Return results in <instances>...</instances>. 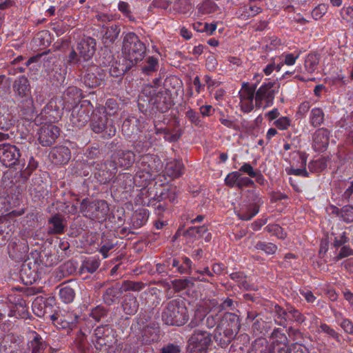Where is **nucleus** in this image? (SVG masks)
Wrapping results in <instances>:
<instances>
[{"mask_svg":"<svg viewBox=\"0 0 353 353\" xmlns=\"http://www.w3.org/2000/svg\"><path fill=\"white\" fill-rule=\"evenodd\" d=\"M161 159L154 154L142 155L137 163V171L134 177L130 173H120L112 181V188L119 192H130L136 185L145 188L162 168Z\"/></svg>","mask_w":353,"mask_h":353,"instance_id":"nucleus-1","label":"nucleus"},{"mask_svg":"<svg viewBox=\"0 0 353 353\" xmlns=\"http://www.w3.org/2000/svg\"><path fill=\"white\" fill-rule=\"evenodd\" d=\"M225 319L218 324L214 332V341L224 347L230 343L240 330V323L236 315L225 314Z\"/></svg>","mask_w":353,"mask_h":353,"instance_id":"nucleus-2","label":"nucleus"},{"mask_svg":"<svg viewBox=\"0 0 353 353\" xmlns=\"http://www.w3.org/2000/svg\"><path fill=\"white\" fill-rule=\"evenodd\" d=\"M96 51V41L92 37L83 38L77 46V51L72 50L68 55V62L78 67H85V63L89 62Z\"/></svg>","mask_w":353,"mask_h":353,"instance_id":"nucleus-3","label":"nucleus"},{"mask_svg":"<svg viewBox=\"0 0 353 353\" xmlns=\"http://www.w3.org/2000/svg\"><path fill=\"white\" fill-rule=\"evenodd\" d=\"M161 318L167 325L181 326L188 320V310L183 301L172 300L166 305Z\"/></svg>","mask_w":353,"mask_h":353,"instance_id":"nucleus-4","label":"nucleus"},{"mask_svg":"<svg viewBox=\"0 0 353 353\" xmlns=\"http://www.w3.org/2000/svg\"><path fill=\"white\" fill-rule=\"evenodd\" d=\"M145 52V45L133 32L126 34L123 42V54L132 65L137 64L144 58Z\"/></svg>","mask_w":353,"mask_h":353,"instance_id":"nucleus-5","label":"nucleus"},{"mask_svg":"<svg viewBox=\"0 0 353 353\" xmlns=\"http://www.w3.org/2000/svg\"><path fill=\"white\" fill-rule=\"evenodd\" d=\"M90 127L95 133H102L104 138H111L116 134V127L112 120L107 117V112L103 108H99L93 112Z\"/></svg>","mask_w":353,"mask_h":353,"instance_id":"nucleus-6","label":"nucleus"},{"mask_svg":"<svg viewBox=\"0 0 353 353\" xmlns=\"http://www.w3.org/2000/svg\"><path fill=\"white\" fill-rule=\"evenodd\" d=\"M279 91V85L274 81L263 83L258 90H255V106L265 109L274 103L275 95Z\"/></svg>","mask_w":353,"mask_h":353,"instance_id":"nucleus-7","label":"nucleus"},{"mask_svg":"<svg viewBox=\"0 0 353 353\" xmlns=\"http://www.w3.org/2000/svg\"><path fill=\"white\" fill-rule=\"evenodd\" d=\"M63 109L61 101L57 98H53L48 101L40 114L37 116L36 122L41 124L55 123L61 118Z\"/></svg>","mask_w":353,"mask_h":353,"instance_id":"nucleus-8","label":"nucleus"},{"mask_svg":"<svg viewBox=\"0 0 353 353\" xmlns=\"http://www.w3.org/2000/svg\"><path fill=\"white\" fill-rule=\"evenodd\" d=\"M212 343V334L210 332L195 330L188 339V350L190 353H207Z\"/></svg>","mask_w":353,"mask_h":353,"instance_id":"nucleus-9","label":"nucleus"},{"mask_svg":"<svg viewBox=\"0 0 353 353\" xmlns=\"http://www.w3.org/2000/svg\"><path fill=\"white\" fill-rule=\"evenodd\" d=\"M70 124L77 128L85 126L90 119V112L93 113V106L88 100H83L70 109Z\"/></svg>","mask_w":353,"mask_h":353,"instance_id":"nucleus-10","label":"nucleus"},{"mask_svg":"<svg viewBox=\"0 0 353 353\" xmlns=\"http://www.w3.org/2000/svg\"><path fill=\"white\" fill-rule=\"evenodd\" d=\"M80 210L85 217L92 220H102L105 219L109 207L107 202L103 200L89 202L83 199L80 205Z\"/></svg>","mask_w":353,"mask_h":353,"instance_id":"nucleus-11","label":"nucleus"},{"mask_svg":"<svg viewBox=\"0 0 353 353\" xmlns=\"http://www.w3.org/2000/svg\"><path fill=\"white\" fill-rule=\"evenodd\" d=\"M90 164L94 168L95 178L103 184L109 183L117 170L115 161H94Z\"/></svg>","mask_w":353,"mask_h":353,"instance_id":"nucleus-12","label":"nucleus"},{"mask_svg":"<svg viewBox=\"0 0 353 353\" xmlns=\"http://www.w3.org/2000/svg\"><path fill=\"white\" fill-rule=\"evenodd\" d=\"M256 85H250L248 82H243L241 88L239 91L240 99V109L244 113L250 112L254 108V99L255 100V90Z\"/></svg>","mask_w":353,"mask_h":353,"instance_id":"nucleus-13","label":"nucleus"},{"mask_svg":"<svg viewBox=\"0 0 353 353\" xmlns=\"http://www.w3.org/2000/svg\"><path fill=\"white\" fill-rule=\"evenodd\" d=\"M114 339V332L108 325L97 327L92 336V342L97 349L109 346Z\"/></svg>","mask_w":353,"mask_h":353,"instance_id":"nucleus-14","label":"nucleus"},{"mask_svg":"<svg viewBox=\"0 0 353 353\" xmlns=\"http://www.w3.org/2000/svg\"><path fill=\"white\" fill-rule=\"evenodd\" d=\"M59 128L50 123L42 125L37 132L38 142L43 147L52 145L59 136Z\"/></svg>","mask_w":353,"mask_h":353,"instance_id":"nucleus-15","label":"nucleus"},{"mask_svg":"<svg viewBox=\"0 0 353 353\" xmlns=\"http://www.w3.org/2000/svg\"><path fill=\"white\" fill-rule=\"evenodd\" d=\"M50 319L58 329L72 330L76 325L78 316L71 312L63 311L51 315Z\"/></svg>","mask_w":353,"mask_h":353,"instance_id":"nucleus-16","label":"nucleus"},{"mask_svg":"<svg viewBox=\"0 0 353 353\" xmlns=\"http://www.w3.org/2000/svg\"><path fill=\"white\" fill-rule=\"evenodd\" d=\"M19 150L10 143L0 144V162L6 167L15 165L20 157Z\"/></svg>","mask_w":353,"mask_h":353,"instance_id":"nucleus-17","label":"nucleus"},{"mask_svg":"<svg viewBox=\"0 0 353 353\" xmlns=\"http://www.w3.org/2000/svg\"><path fill=\"white\" fill-rule=\"evenodd\" d=\"M225 183L230 188H237L239 189L254 185L253 180L243 176L239 171L230 172L225 179Z\"/></svg>","mask_w":353,"mask_h":353,"instance_id":"nucleus-18","label":"nucleus"},{"mask_svg":"<svg viewBox=\"0 0 353 353\" xmlns=\"http://www.w3.org/2000/svg\"><path fill=\"white\" fill-rule=\"evenodd\" d=\"M263 203V201L262 199L259 196L256 195L253 203L249 205H243L236 214L239 219L249 221L259 213V208Z\"/></svg>","mask_w":353,"mask_h":353,"instance_id":"nucleus-19","label":"nucleus"},{"mask_svg":"<svg viewBox=\"0 0 353 353\" xmlns=\"http://www.w3.org/2000/svg\"><path fill=\"white\" fill-rule=\"evenodd\" d=\"M81 90L77 87H68L63 94L61 103L66 110H70L77 104H79L81 100Z\"/></svg>","mask_w":353,"mask_h":353,"instance_id":"nucleus-20","label":"nucleus"},{"mask_svg":"<svg viewBox=\"0 0 353 353\" xmlns=\"http://www.w3.org/2000/svg\"><path fill=\"white\" fill-rule=\"evenodd\" d=\"M330 132L325 128H319L313 134V148L317 152L325 151L329 144Z\"/></svg>","mask_w":353,"mask_h":353,"instance_id":"nucleus-21","label":"nucleus"},{"mask_svg":"<svg viewBox=\"0 0 353 353\" xmlns=\"http://www.w3.org/2000/svg\"><path fill=\"white\" fill-rule=\"evenodd\" d=\"M50 157L54 163L65 164L70 159V150L68 147L63 145L57 146L51 151Z\"/></svg>","mask_w":353,"mask_h":353,"instance_id":"nucleus-22","label":"nucleus"},{"mask_svg":"<svg viewBox=\"0 0 353 353\" xmlns=\"http://www.w3.org/2000/svg\"><path fill=\"white\" fill-rule=\"evenodd\" d=\"M262 11L261 6L256 3L254 0H251L248 4L239 8L236 14L242 19H248L254 17Z\"/></svg>","mask_w":353,"mask_h":353,"instance_id":"nucleus-23","label":"nucleus"},{"mask_svg":"<svg viewBox=\"0 0 353 353\" xmlns=\"http://www.w3.org/2000/svg\"><path fill=\"white\" fill-rule=\"evenodd\" d=\"M133 65L124 57L119 58L112 63L109 69V72L112 77H120L123 75Z\"/></svg>","mask_w":353,"mask_h":353,"instance_id":"nucleus-24","label":"nucleus"},{"mask_svg":"<svg viewBox=\"0 0 353 353\" xmlns=\"http://www.w3.org/2000/svg\"><path fill=\"white\" fill-rule=\"evenodd\" d=\"M115 160H117L116 165L127 169L134 163L135 155L130 150H121L117 152Z\"/></svg>","mask_w":353,"mask_h":353,"instance_id":"nucleus-25","label":"nucleus"},{"mask_svg":"<svg viewBox=\"0 0 353 353\" xmlns=\"http://www.w3.org/2000/svg\"><path fill=\"white\" fill-rule=\"evenodd\" d=\"M184 165L180 160L172 159L167 162L165 172L171 178H178L183 174Z\"/></svg>","mask_w":353,"mask_h":353,"instance_id":"nucleus-26","label":"nucleus"},{"mask_svg":"<svg viewBox=\"0 0 353 353\" xmlns=\"http://www.w3.org/2000/svg\"><path fill=\"white\" fill-rule=\"evenodd\" d=\"M30 341L28 350L30 353H43L46 347V343L42 337L35 332L30 334Z\"/></svg>","mask_w":353,"mask_h":353,"instance_id":"nucleus-27","label":"nucleus"},{"mask_svg":"<svg viewBox=\"0 0 353 353\" xmlns=\"http://www.w3.org/2000/svg\"><path fill=\"white\" fill-rule=\"evenodd\" d=\"M20 112L25 119L31 120L34 116L35 108L33 99L28 96L21 101L19 104Z\"/></svg>","mask_w":353,"mask_h":353,"instance_id":"nucleus-28","label":"nucleus"},{"mask_svg":"<svg viewBox=\"0 0 353 353\" xmlns=\"http://www.w3.org/2000/svg\"><path fill=\"white\" fill-rule=\"evenodd\" d=\"M64 229L63 220L59 215H54L48 220V233L49 234H62Z\"/></svg>","mask_w":353,"mask_h":353,"instance_id":"nucleus-29","label":"nucleus"},{"mask_svg":"<svg viewBox=\"0 0 353 353\" xmlns=\"http://www.w3.org/2000/svg\"><path fill=\"white\" fill-rule=\"evenodd\" d=\"M14 90L21 97L29 96L30 88L28 79L23 77H19L14 83Z\"/></svg>","mask_w":353,"mask_h":353,"instance_id":"nucleus-30","label":"nucleus"},{"mask_svg":"<svg viewBox=\"0 0 353 353\" xmlns=\"http://www.w3.org/2000/svg\"><path fill=\"white\" fill-rule=\"evenodd\" d=\"M149 217V212L147 209L141 208L137 210L132 218V223L135 228H139L144 225Z\"/></svg>","mask_w":353,"mask_h":353,"instance_id":"nucleus-31","label":"nucleus"},{"mask_svg":"<svg viewBox=\"0 0 353 353\" xmlns=\"http://www.w3.org/2000/svg\"><path fill=\"white\" fill-rule=\"evenodd\" d=\"M14 123L12 116L5 108H0V129L8 130Z\"/></svg>","mask_w":353,"mask_h":353,"instance_id":"nucleus-32","label":"nucleus"},{"mask_svg":"<svg viewBox=\"0 0 353 353\" xmlns=\"http://www.w3.org/2000/svg\"><path fill=\"white\" fill-rule=\"evenodd\" d=\"M123 309L127 314H134L139 309L137 298L132 296H126L123 303Z\"/></svg>","mask_w":353,"mask_h":353,"instance_id":"nucleus-33","label":"nucleus"},{"mask_svg":"<svg viewBox=\"0 0 353 353\" xmlns=\"http://www.w3.org/2000/svg\"><path fill=\"white\" fill-rule=\"evenodd\" d=\"M325 114L320 108H312L310 114V123L314 128L320 126L324 121Z\"/></svg>","mask_w":353,"mask_h":353,"instance_id":"nucleus-34","label":"nucleus"},{"mask_svg":"<svg viewBox=\"0 0 353 353\" xmlns=\"http://www.w3.org/2000/svg\"><path fill=\"white\" fill-rule=\"evenodd\" d=\"M275 322L277 325L285 327L288 325V311L281 306L276 305L274 308Z\"/></svg>","mask_w":353,"mask_h":353,"instance_id":"nucleus-35","label":"nucleus"},{"mask_svg":"<svg viewBox=\"0 0 353 353\" xmlns=\"http://www.w3.org/2000/svg\"><path fill=\"white\" fill-rule=\"evenodd\" d=\"M145 287V284L140 281H125L119 288L121 292L134 291L139 292Z\"/></svg>","mask_w":353,"mask_h":353,"instance_id":"nucleus-36","label":"nucleus"},{"mask_svg":"<svg viewBox=\"0 0 353 353\" xmlns=\"http://www.w3.org/2000/svg\"><path fill=\"white\" fill-rule=\"evenodd\" d=\"M59 294L61 300L65 303L72 302L75 297L74 289L68 285L61 286Z\"/></svg>","mask_w":353,"mask_h":353,"instance_id":"nucleus-37","label":"nucleus"},{"mask_svg":"<svg viewBox=\"0 0 353 353\" xmlns=\"http://www.w3.org/2000/svg\"><path fill=\"white\" fill-rule=\"evenodd\" d=\"M154 103L156 108L161 112H166L172 105L170 99H167L166 97L163 94L157 96Z\"/></svg>","mask_w":353,"mask_h":353,"instance_id":"nucleus-38","label":"nucleus"},{"mask_svg":"<svg viewBox=\"0 0 353 353\" xmlns=\"http://www.w3.org/2000/svg\"><path fill=\"white\" fill-rule=\"evenodd\" d=\"M271 345H275L280 343H288V338L279 328L274 329L270 335Z\"/></svg>","mask_w":353,"mask_h":353,"instance_id":"nucleus-39","label":"nucleus"},{"mask_svg":"<svg viewBox=\"0 0 353 353\" xmlns=\"http://www.w3.org/2000/svg\"><path fill=\"white\" fill-rule=\"evenodd\" d=\"M100 261L96 257H89L82 264V269L89 273L94 272L99 267Z\"/></svg>","mask_w":353,"mask_h":353,"instance_id":"nucleus-40","label":"nucleus"},{"mask_svg":"<svg viewBox=\"0 0 353 353\" xmlns=\"http://www.w3.org/2000/svg\"><path fill=\"white\" fill-rule=\"evenodd\" d=\"M83 83L88 88H95L101 84V79L97 77L95 73L88 72L83 77Z\"/></svg>","mask_w":353,"mask_h":353,"instance_id":"nucleus-41","label":"nucleus"},{"mask_svg":"<svg viewBox=\"0 0 353 353\" xmlns=\"http://www.w3.org/2000/svg\"><path fill=\"white\" fill-rule=\"evenodd\" d=\"M120 33V28L118 26L114 25L105 28L103 38L110 42H114Z\"/></svg>","mask_w":353,"mask_h":353,"instance_id":"nucleus-42","label":"nucleus"},{"mask_svg":"<svg viewBox=\"0 0 353 353\" xmlns=\"http://www.w3.org/2000/svg\"><path fill=\"white\" fill-rule=\"evenodd\" d=\"M225 319V315L223 316L221 314L216 313L215 314H209L205 319V324L209 329L213 328L215 326H218V324Z\"/></svg>","mask_w":353,"mask_h":353,"instance_id":"nucleus-43","label":"nucleus"},{"mask_svg":"<svg viewBox=\"0 0 353 353\" xmlns=\"http://www.w3.org/2000/svg\"><path fill=\"white\" fill-rule=\"evenodd\" d=\"M256 250L263 251L267 254H273L277 250V246L272 243L259 241L255 245Z\"/></svg>","mask_w":353,"mask_h":353,"instance_id":"nucleus-44","label":"nucleus"},{"mask_svg":"<svg viewBox=\"0 0 353 353\" xmlns=\"http://www.w3.org/2000/svg\"><path fill=\"white\" fill-rule=\"evenodd\" d=\"M158 66V59L154 57H150L146 60L145 64L142 67V71L145 74H149L157 70Z\"/></svg>","mask_w":353,"mask_h":353,"instance_id":"nucleus-45","label":"nucleus"},{"mask_svg":"<svg viewBox=\"0 0 353 353\" xmlns=\"http://www.w3.org/2000/svg\"><path fill=\"white\" fill-rule=\"evenodd\" d=\"M265 230L281 239H285L286 236V233L278 224H269L265 228Z\"/></svg>","mask_w":353,"mask_h":353,"instance_id":"nucleus-46","label":"nucleus"},{"mask_svg":"<svg viewBox=\"0 0 353 353\" xmlns=\"http://www.w3.org/2000/svg\"><path fill=\"white\" fill-rule=\"evenodd\" d=\"M208 229L205 226H194V227H190L188 229L186 232V234L190 236H193L196 239L201 238V236H203V234L206 233Z\"/></svg>","mask_w":353,"mask_h":353,"instance_id":"nucleus-47","label":"nucleus"},{"mask_svg":"<svg viewBox=\"0 0 353 353\" xmlns=\"http://www.w3.org/2000/svg\"><path fill=\"white\" fill-rule=\"evenodd\" d=\"M180 262L179 273L190 274L192 266V261L187 256H182L180 258Z\"/></svg>","mask_w":353,"mask_h":353,"instance_id":"nucleus-48","label":"nucleus"},{"mask_svg":"<svg viewBox=\"0 0 353 353\" xmlns=\"http://www.w3.org/2000/svg\"><path fill=\"white\" fill-rule=\"evenodd\" d=\"M318 332H323L327 334L330 337L338 341H339V334L334 329L325 323L321 324L318 328Z\"/></svg>","mask_w":353,"mask_h":353,"instance_id":"nucleus-49","label":"nucleus"},{"mask_svg":"<svg viewBox=\"0 0 353 353\" xmlns=\"http://www.w3.org/2000/svg\"><path fill=\"white\" fill-rule=\"evenodd\" d=\"M192 284L193 283L190 281V280L188 279H175L172 281L173 288L177 292L185 289Z\"/></svg>","mask_w":353,"mask_h":353,"instance_id":"nucleus-50","label":"nucleus"},{"mask_svg":"<svg viewBox=\"0 0 353 353\" xmlns=\"http://www.w3.org/2000/svg\"><path fill=\"white\" fill-rule=\"evenodd\" d=\"M288 319L298 323H302L305 321V317L296 309L288 310Z\"/></svg>","mask_w":353,"mask_h":353,"instance_id":"nucleus-51","label":"nucleus"},{"mask_svg":"<svg viewBox=\"0 0 353 353\" xmlns=\"http://www.w3.org/2000/svg\"><path fill=\"white\" fill-rule=\"evenodd\" d=\"M299 57V53H283L281 58L283 59V63L287 65H293L295 64L296 61Z\"/></svg>","mask_w":353,"mask_h":353,"instance_id":"nucleus-52","label":"nucleus"},{"mask_svg":"<svg viewBox=\"0 0 353 353\" xmlns=\"http://www.w3.org/2000/svg\"><path fill=\"white\" fill-rule=\"evenodd\" d=\"M341 218L346 223L353 221V207L350 205L344 206L341 212Z\"/></svg>","mask_w":353,"mask_h":353,"instance_id":"nucleus-53","label":"nucleus"},{"mask_svg":"<svg viewBox=\"0 0 353 353\" xmlns=\"http://www.w3.org/2000/svg\"><path fill=\"white\" fill-rule=\"evenodd\" d=\"M268 353H291L288 343H280L270 346Z\"/></svg>","mask_w":353,"mask_h":353,"instance_id":"nucleus-54","label":"nucleus"},{"mask_svg":"<svg viewBox=\"0 0 353 353\" xmlns=\"http://www.w3.org/2000/svg\"><path fill=\"white\" fill-rule=\"evenodd\" d=\"M327 10V6L325 4H319L312 11V18L315 20L320 19Z\"/></svg>","mask_w":353,"mask_h":353,"instance_id":"nucleus-55","label":"nucleus"},{"mask_svg":"<svg viewBox=\"0 0 353 353\" xmlns=\"http://www.w3.org/2000/svg\"><path fill=\"white\" fill-rule=\"evenodd\" d=\"M186 117L189 121L196 126L201 125V119L199 114L192 109L188 110L185 113Z\"/></svg>","mask_w":353,"mask_h":353,"instance_id":"nucleus-56","label":"nucleus"},{"mask_svg":"<svg viewBox=\"0 0 353 353\" xmlns=\"http://www.w3.org/2000/svg\"><path fill=\"white\" fill-rule=\"evenodd\" d=\"M291 123L290 119L287 117H281L275 120L274 125L280 130H287Z\"/></svg>","mask_w":353,"mask_h":353,"instance_id":"nucleus-57","label":"nucleus"},{"mask_svg":"<svg viewBox=\"0 0 353 353\" xmlns=\"http://www.w3.org/2000/svg\"><path fill=\"white\" fill-rule=\"evenodd\" d=\"M205 314L200 310H196L194 317L192 319L189 323V326L192 328L196 327L200 325L204 319Z\"/></svg>","mask_w":353,"mask_h":353,"instance_id":"nucleus-58","label":"nucleus"},{"mask_svg":"<svg viewBox=\"0 0 353 353\" xmlns=\"http://www.w3.org/2000/svg\"><path fill=\"white\" fill-rule=\"evenodd\" d=\"M351 255H353V250L348 245H343L335 256V260L339 261Z\"/></svg>","mask_w":353,"mask_h":353,"instance_id":"nucleus-59","label":"nucleus"},{"mask_svg":"<svg viewBox=\"0 0 353 353\" xmlns=\"http://www.w3.org/2000/svg\"><path fill=\"white\" fill-rule=\"evenodd\" d=\"M118 9L121 12L124 16L129 19L130 21H134V18L131 15V12L129 8L128 3L124 1H119L118 3Z\"/></svg>","mask_w":353,"mask_h":353,"instance_id":"nucleus-60","label":"nucleus"},{"mask_svg":"<svg viewBox=\"0 0 353 353\" xmlns=\"http://www.w3.org/2000/svg\"><path fill=\"white\" fill-rule=\"evenodd\" d=\"M101 244L99 252L103 258L106 259L108 256L109 251L114 248V243L110 241H102Z\"/></svg>","mask_w":353,"mask_h":353,"instance_id":"nucleus-61","label":"nucleus"},{"mask_svg":"<svg viewBox=\"0 0 353 353\" xmlns=\"http://www.w3.org/2000/svg\"><path fill=\"white\" fill-rule=\"evenodd\" d=\"M239 171L241 173L247 174L250 177L254 178L256 176V171L249 163H244L239 168Z\"/></svg>","mask_w":353,"mask_h":353,"instance_id":"nucleus-62","label":"nucleus"},{"mask_svg":"<svg viewBox=\"0 0 353 353\" xmlns=\"http://www.w3.org/2000/svg\"><path fill=\"white\" fill-rule=\"evenodd\" d=\"M215 10H216L215 4L210 1H205L199 7V11L202 14L211 13V12H214Z\"/></svg>","mask_w":353,"mask_h":353,"instance_id":"nucleus-63","label":"nucleus"},{"mask_svg":"<svg viewBox=\"0 0 353 353\" xmlns=\"http://www.w3.org/2000/svg\"><path fill=\"white\" fill-rule=\"evenodd\" d=\"M105 315V310L101 307H96L90 312V316L97 321H99Z\"/></svg>","mask_w":353,"mask_h":353,"instance_id":"nucleus-64","label":"nucleus"}]
</instances>
